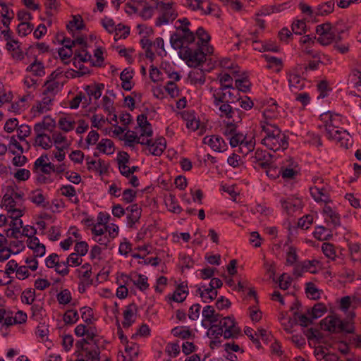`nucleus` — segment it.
Masks as SVG:
<instances>
[{
    "label": "nucleus",
    "instance_id": "obj_58",
    "mask_svg": "<svg viewBox=\"0 0 361 361\" xmlns=\"http://www.w3.org/2000/svg\"><path fill=\"white\" fill-rule=\"evenodd\" d=\"M245 138V137L243 135V133H235L231 137H230V145L232 147H235L238 145H243V140Z\"/></svg>",
    "mask_w": 361,
    "mask_h": 361
},
{
    "label": "nucleus",
    "instance_id": "obj_44",
    "mask_svg": "<svg viewBox=\"0 0 361 361\" xmlns=\"http://www.w3.org/2000/svg\"><path fill=\"white\" fill-rule=\"evenodd\" d=\"M75 124V123L74 121H68L65 117L60 118L58 123L59 128L66 133L70 132L72 130H73Z\"/></svg>",
    "mask_w": 361,
    "mask_h": 361
},
{
    "label": "nucleus",
    "instance_id": "obj_51",
    "mask_svg": "<svg viewBox=\"0 0 361 361\" xmlns=\"http://www.w3.org/2000/svg\"><path fill=\"white\" fill-rule=\"evenodd\" d=\"M346 30V26L343 20H338L334 25H332V35L336 39V35H342Z\"/></svg>",
    "mask_w": 361,
    "mask_h": 361
},
{
    "label": "nucleus",
    "instance_id": "obj_22",
    "mask_svg": "<svg viewBox=\"0 0 361 361\" xmlns=\"http://www.w3.org/2000/svg\"><path fill=\"white\" fill-rule=\"evenodd\" d=\"M327 312L326 305L322 302L315 304L311 310H307V314L312 317V319H317L321 317Z\"/></svg>",
    "mask_w": 361,
    "mask_h": 361
},
{
    "label": "nucleus",
    "instance_id": "obj_3",
    "mask_svg": "<svg viewBox=\"0 0 361 361\" xmlns=\"http://www.w3.org/2000/svg\"><path fill=\"white\" fill-rule=\"evenodd\" d=\"M319 119L324 123L326 136L327 137H333L336 129H341L339 126L341 123V116L338 114L328 111L322 114L319 116Z\"/></svg>",
    "mask_w": 361,
    "mask_h": 361
},
{
    "label": "nucleus",
    "instance_id": "obj_1",
    "mask_svg": "<svg viewBox=\"0 0 361 361\" xmlns=\"http://www.w3.org/2000/svg\"><path fill=\"white\" fill-rule=\"evenodd\" d=\"M194 33L195 37L198 39L197 48L192 50L186 46L178 51L179 57L190 68H197L205 63L206 54L203 51V45H207L211 40V36L203 27H199Z\"/></svg>",
    "mask_w": 361,
    "mask_h": 361
},
{
    "label": "nucleus",
    "instance_id": "obj_48",
    "mask_svg": "<svg viewBox=\"0 0 361 361\" xmlns=\"http://www.w3.org/2000/svg\"><path fill=\"white\" fill-rule=\"evenodd\" d=\"M302 262L305 271H309L313 274H315L318 272V271L316 269V266L319 264V262L317 259L304 260Z\"/></svg>",
    "mask_w": 361,
    "mask_h": 361
},
{
    "label": "nucleus",
    "instance_id": "obj_59",
    "mask_svg": "<svg viewBox=\"0 0 361 361\" xmlns=\"http://www.w3.org/2000/svg\"><path fill=\"white\" fill-rule=\"evenodd\" d=\"M241 330L240 327L237 326L233 329H226L223 330V336L225 339L236 338L240 334Z\"/></svg>",
    "mask_w": 361,
    "mask_h": 361
},
{
    "label": "nucleus",
    "instance_id": "obj_64",
    "mask_svg": "<svg viewBox=\"0 0 361 361\" xmlns=\"http://www.w3.org/2000/svg\"><path fill=\"white\" fill-rule=\"evenodd\" d=\"M215 305L219 310H221L228 309L231 306V302L228 298L221 296L217 299Z\"/></svg>",
    "mask_w": 361,
    "mask_h": 361
},
{
    "label": "nucleus",
    "instance_id": "obj_20",
    "mask_svg": "<svg viewBox=\"0 0 361 361\" xmlns=\"http://www.w3.org/2000/svg\"><path fill=\"white\" fill-rule=\"evenodd\" d=\"M27 72H32L35 76L42 77L44 75V66L42 62L35 58L34 62L29 65L25 70Z\"/></svg>",
    "mask_w": 361,
    "mask_h": 361
},
{
    "label": "nucleus",
    "instance_id": "obj_50",
    "mask_svg": "<svg viewBox=\"0 0 361 361\" xmlns=\"http://www.w3.org/2000/svg\"><path fill=\"white\" fill-rule=\"evenodd\" d=\"M138 280L137 281H133V284L137 287L141 291H144L147 289H148L149 285L147 283V277L145 275H142L141 274H139L137 275Z\"/></svg>",
    "mask_w": 361,
    "mask_h": 361
},
{
    "label": "nucleus",
    "instance_id": "obj_26",
    "mask_svg": "<svg viewBox=\"0 0 361 361\" xmlns=\"http://www.w3.org/2000/svg\"><path fill=\"white\" fill-rule=\"evenodd\" d=\"M323 213L330 218L332 224L335 227L341 226V218L339 214L334 211L330 206L326 204L323 209Z\"/></svg>",
    "mask_w": 361,
    "mask_h": 361
},
{
    "label": "nucleus",
    "instance_id": "obj_54",
    "mask_svg": "<svg viewBox=\"0 0 361 361\" xmlns=\"http://www.w3.org/2000/svg\"><path fill=\"white\" fill-rule=\"evenodd\" d=\"M254 49L258 50L260 52L263 51H272V52H279V47L273 42H269L265 44H261V47H254Z\"/></svg>",
    "mask_w": 361,
    "mask_h": 361
},
{
    "label": "nucleus",
    "instance_id": "obj_2",
    "mask_svg": "<svg viewBox=\"0 0 361 361\" xmlns=\"http://www.w3.org/2000/svg\"><path fill=\"white\" fill-rule=\"evenodd\" d=\"M176 23H180V25L176 27V32L171 35L170 43L174 49L178 50L183 48L185 43L188 44L193 43L195 33L188 28L190 22L187 18L178 19Z\"/></svg>",
    "mask_w": 361,
    "mask_h": 361
},
{
    "label": "nucleus",
    "instance_id": "obj_38",
    "mask_svg": "<svg viewBox=\"0 0 361 361\" xmlns=\"http://www.w3.org/2000/svg\"><path fill=\"white\" fill-rule=\"evenodd\" d=\"M264 169H266L267 176L272 180H276L281 176V168L274 165L272 162Z\"/></svg>",
    "mask_w": 361,
    "mask_h": 361
},
{
    "label": "nucleus",
    "instance_id": "obj_63",
    "mask_svg": "<svg viewBox=\"0 0 361 361\" xmlns=\"http://www.w3.org/2000/svg\"><path fill=\"white\" fill-rule=\"evenodd\" d=\"M132 250V244L127 240L126 238H124V241L120 243L118 247V252L121 255L127 256L130 252Z\"/></svg>",
    "mask_w": 361,
    "mask_h": 361
},
{
    "label": "nucleus",
    "instance_id": "obj_28",
    "mask_svg": "<svg viewBox=\"0 0 361 361\" xmlns=\"http://www.w3.org/2000/svg\"><path fill=\"white\" fill-rule=\"evenodd\" d=\"M185 289H188L187 282H182L176 288L172 295H169V298L176 302H183L185 299L186 296L183 298H178L176 295H181L182 293H185Z\"/></svg>",
    "mask_w": 361,
    "mask_h": 361
},
{
    "label": "nucleus",
    "instance_id": "obj_7",
    "mask_svg": "<svg viewBox=\"0 0 361 361\" xmlns=\"http://www.w3.org/2000/svg\"><path fill=\"white\" fill-rule=\"evenodd\" d=\"M44 158L48 159V156L47 154H42L40 157L36 159V161L34 163L33 170L37 169L39 167H41V172L44 174H49L50 170H51L54 172H56L57 174H60L64 172V164H60L56 167L54 164H53L51 162L45 163Z\"/></svg>",
    "mask_w": 361,
    "mask_h": 361
},
{
    "label": "nucleus",
    "instance_id": "obj_41",
    "mask_svg": "<svg viewBox=\"0 0 361 361\" xmlns=\"http://www.w3.org/2000/svg\"><path fill=\"white\" fill-rule=\"evenodd\" d=\"M34 25L29 22H21L17 27V32L19 35L27 36L32 30Z\"/></svg>",
    "mask_w": 361,
    "mask_h": 361
},
{
    "label": "nucleus",
    "instance_id": "obj_5",
    "mask_svg": "<svg viewBox=\"0 0 361 361\" xmlns=\"http://www.w3.org/2000/svg\"><path fill=\"white\" fill-rule=\"evenodd\" d=\"M316 33L319 35L317 41L323 46L331 44L334 40V35H332V25L326 22L316 27Z\"/></svg>",
    "mask_w": 361,
    "mask_h": 361
},
{
    "label": "nucleus",
    "instance_id": "obj_43",
    "mask_svg": "<svg viewBox=\"0 0 361 361\" xmlns=\"http://www.w3.org/2000/svg\"><path fill=\"white\" fill-rule=\"evenodd\" d=\"M80 311L81 317L84 322L87 325L92 324V319L94 317L93 310L90 307L85 306L80 309Z\"/></svg>",
    "mask_w": 361,
    "mask_h": 361
},
{
    "label": "nucleus",
    "instance_id": "obj_19",
    "mask_svg": "<svg viewBox=\"0 0 361 361\" xmlns=\"http://www.w3.org/2000/svg\"><path fill=\"white\" fill-rule=\"evenodd\" d=\"M104 89L103 83H97L94 85H86L84 88L88 97H93L94 99H98L102 95V92Z\"/></svg>",
    "mask_w": 361,
    "mask_h": 361
},
{
    "label": "nucleus",
    "instance_id": "obj_32",
    "mask_svg": "<svg viewBox=\"0 0 361 361\" xmlns=\"http://www.w3.org/2000/svg\"><path fill=\"white\" fill-rule=\"evenodd\" d=\"M34 240L37 241V245H27V247L33 250L34 257H42L45 255L46 247L44 244L39 243V240L37 237H34Z\"/></svg>",
    "mask_w": 361,
    "mask_h": 361
},
{
    "label": "nucleus",
    "instance_id": "obj_14",
    "mask_svg": "<svg viewBox=\"0 0 361 361\" xmlns=\"http://www.w3.org/2000/svg\"><path fill=\"white\" fill-rule=\"evenodd\" d=\"M261 127L262 131L266 133L264 138H274L281 133V129L275 124H271L267 121L261 123Z\"/></svg>",
    "mask_w": 361,
    "mask_h": 361
},
{
    "label": "nucleus",
    "instance_id": "obj_36",
    "mask_svg": "<svg viewBox=\"0 0 361 361\" xmlns=\"http://www.w3.org/2000/svg\"><path fill=\"white\" fill-rule=\"evenodd\" d=\"M35 290L32 288H27L21 295V301L23 303L32 305L35 300Z\"/></svg>",
    "mask_w": 361,
    "mask_h": 361
},
{
    "label": "nucleus",
    "instance_id": "obj_52",
    "mask_svg": "<svg viewBox=\"0 0 361 361\" xmlns=\"http://www.w3.org/2000/svg\"><path fill=\"white\" fill-rule=\"evenodd\" d=\"M298 258L296 252V248L293 246H290L288 249L286 256V264L292 266L295 264Z\"/></svg>",
    "mask_w": 361,
    "mask_h": 361
},
{
    "label": "nucleus",
    "instance_id": "obj_18",
    "mask_svg": "<svg viewBox=\"0 0 361 361\" xmlns=\"http://www.w3.org/2000/svg\"><path fill=\"white\" fill-rule=\"evenodd\" d=\"M16 202L13 198H12L9 202L4 206L6 207L8 212L11 214L9 217L13 220H18L24 215V211L16 208Z\"/></svg>",
    "mask_w": 361,
    "mask_h": 361
},
{
    "label": "nucleus",
    "instance_id": "obj_11",
    "mask_svg": "<svg viewBox=\"0 0 361 361\" xmlns=\"http://www.w3.org/2000/svg\"><path fill=\"white\" fill-rule=\"evenodd\" d=\"M328 139L336 141L340 144L341 147H343L345 149H348L353 145L352 137L347 130L342 128L336 129L333 137H328Z\"/></svg>",
    "mask_w": 361,
    "mask_h": 361
},
{
    "label": "nucleus",
    "instance_id": "obj_55",
    "mask_svg": "<svg viewBox=\"0 0 361 361\" xmlns=\"http://www.w3.org/2000/svg\"><path fill=\"white\" fill-rule=\"evenodd\" d=\"M74 250L78 255L85 256L88 252V244L85 241L77 242L75 245Z\"/></svg>",
    "mask_w": 361,
    "mask_h": 361
},
{
    "label": "nucleus",
    "instance_id": "obj_4",
    "mask_svg": "<svg viewBox=\"0 0 361 361\" xmlns=\"http://www.w3.org/2000/svg\"><path fill=\"white\" fill-rule=\"evenodd\" d=\"M181 118L186 121L187 128L192 131L200 129V135H203L206 132V125L201 123L200 119L197 118L194 110L183 111L181 112Z\"/></svg>",
    "mask_w": 361,
    "mask_h": 361
},
{
    "label": "nucleus",
    "instance_id": "obj_57",
    "mask_svg": "<svg viewBox=\"0 0 361 361\" xmlns=\"http://www.w3.org/2000/svg\"><path fill=\"white\" fill-rule=\"evenodd\" d=\"M137 192L128 188L123 190L122 200L126 203H132L136 198Z\"/></svg>",
    "mask_w": 361,
    "mask_h": 361
},
{
    "label": "nucleus",
    "instance_id": "obj_6",
    "mask_svg": "<svg viewBox=\"0 0 361 361\" xmlns=\"http://www.w3.org/2000/svg\"><path fill=\"white\" fill-rule=\"evenodd\" d=\"M262 144L274 152H276L280 149L285 150L288 149L289 145L288 136L281 133H280V135L274 138H263Z\"/></svg>",
    "mask_w": 361,
    "mask_h": 361
},
{
    "label": "nucleus",
    "instance_id": "obj_17",
    "mask_svg": "<svg viewBox=\"0 0 361 361\" xmlns=\"http://www.w3.org/2000/svg\"><path fill=\"white\" fill-rule=\"evenodd\" d=\"M32 196L30 197V201L37 206H42L43 208H47L49 206V202H45L44 196L41 189H37L31 191Z\"/></svg>",
    "mask_w": 361,
    "mask_h": 361
},
{
    "label": "nucleus",
    "instance_id": "obj_35",
    "mask_svg": "<svg viewBox=\"0 0 361 361\" xmlns=\"http://www.w3.org/2000/svg\"><path fill=\"white\" fill-rule=\"evenodd\" d=\"M313 216L311 214H306L300 218L298 221V226L293 227L294 231H297L298 228L307 230L313 222Z\"/></svg>",
    "mask_w": 361,
    "mask_h": 361
},
{
    "label": "nucleus",
    "instance_id": "obj_62",
    "mask_svg": "<svg viewBox=\"0 0 361 361\" xmlns=\"http://www.w3.org/2000/svg\"><path fill=\"white\" fill-rule=\"evenodd\" d=\"M201 305L199 303L192 305L189 308L188 317L192 321H195L199 318Z\"/></svg>",
    "mask_w": 361,
    "mask_h": 361
},
{
    "label": "nucleus",
    "instance_id": "obj_53",
    "mask_svg": "<svg viewBox=\"0 0 361 361\" xmlns=\"http://www.w3.org/2000/svg\"><path fill=\"white\" fill-rule=\"evenodd\" d=\"M165 352L170 356L177 357L180 353V346L178 342L176 343H169L165 348Z\"/></svg>",
    "mask_w": 361,
    "mask_h": 361
},
{
    "label": "nucleus",
    "instance_id": "obj_47",
    "mask_svg": "<svg viewBox=\"0 0 361 361\" xmlns=\"http://www.w3.org/2000/svg\"><path fill=\"white\" fill-rule=\"evenodd\" d=\"M16 128L18 132L17 137L20 141L25 140V138L31 133V128L28 125L23 124L20 126H18Z\"/></svg>",
    "mask_w": 361,
    "mask_h": 361
},
{
    "label": "nucleus",
    "instance_id": "obj_49",
    "mask_svg": "<svg viewBox=\"0 0 361 361\" xmlns=\"http://www.w3.org/2000/svg\"><path fill=\"white\" fill-rule=\"evenodd\" d=\"M94 344L96 345L97 348L96 349H94V350H87V351H86V354H85V357H87V359L85 360H89V361H99V359H100V350H99V348L98 347V343H97V341H94Z\"/></svg>",
    "mask_w": 361,
    "mask_h": 361
},
{
    "label": "nucleus",
    "instance_id": "obj_46",
    "mask_svg": "<svg viewBox=\"0 0 361 361\" xmlns=\"http://www.w3.org/2000/svg\"><path fill=\"white\" fill-rule=\"evenodd\" d=\"M164 89L172 98L177 97L179 95L180 90L174 81H168L164 87Z\"/></svg>",
    "mask_w": 361,
    "mask_h": 361
},
{
    "label": "nucleus",
    "instance_id": "obj_39",
    "mask_svg": "<svg viewBox=\"0 0 361 361\" xmlns=\"http://www.w3.org/2000/svg\"><path fill=\"white\" fill-rule=\"evenodd\" d=\"M288 80L290 89H292V87H295L302 90L305 85L304 82L300 80V78L298 74H290Z\"/></svg>",
    "mask_w": 361,
    "mask_h": 361
},
{
    "label": "nucleus",
    "instance_id": "obj_8",
    "mask_svg": "<svg viewBox=\"0 0 361 361\" xmlns=\"http://www.w3.org/2000/svg\"><path fill=\"white\" fill-rule=\"evenodd\" d=\"M137 312L138 307L134 302L126 306V309L123 313L124 319L122 322V325L124 329L130 328L135 323Z\"/></svg>",
    "mask_w": 361,
    "mask_h": 361
},
{
    "label": "nucleus",
    "instance_id": "obj_61",
    "mask_svg": "<svg viewBox=\"0 0 361 361\" xmlns=\"http://www.w3.org/2000/svg\"><path fill=\"white\" fill-rule=\"evenodd\" d=\"M61 195L67 197L76 196V190L71 185H63L60 188Z\"/></svg>",
    "mask_w": 361,
    "mask_h": 361
},
{
    "label": "nucleus",
    "instance_id": "obj_56",
    "mask_svg": "<svg viewBox=\"0 0 361 361\" xmlns=\"http://www.w3.org/2000/svg\"><path fill=\"white\" fill-rule=\"evenodd\" d=\"M302 314H300L298 312H294L293 313V317H289L288 321V324L285 326L284 330L287 333H291V328H293L294 326L298 324L299 322V317Z\"/></svg>",
    "mask_w": 361,
    "mask_h": 361
},
{
    "label": "nucleus",
    "instance_id": "obj_10",
    "mask_svg": "<svg viewBox=\"0 0 361 361\" xmlns=\"http://www.w3.org/2000/svg\"><path fill=\"white\" fill-rule=\"evenodd\" d=\"M310 194L312 198L317 202H323L326 204L331 202L329 192L328 190L324 186L319 185L311 187L310 188Z\"/></svg>",
    "mask_w": 361,
    "mask_h": 361
},
{
    "label": "nucleus",
    "instance_id": "obj_23",
    "mask_svg": "<svg viewBox=\"0 0 361 361\" xmlns=\"http://www.w3.org/2000/svg\"><path fill=\"white\" fill-rule=\"evenodd\" d=\"M35 144L44 149L51 147V138L46 133H38L35 138Z\"/></svg>",
    "mask_w": 361,
    "mask_h": 361
},
{
    "label": "nucleus",
    "instance_id": "obj_25",
    "mask_svg": "<svg viewBox=\"0 0 361 361\" xmlns=\"http://www.w3.org/2000/svg\"><path fill=\"white\" fill-rule=\"evenodd\" d=\"M85 23L83 20L80 15L73 16V20L69 21L66 25V29L69 32H73V27H75L77 30H81L85 28Z\"/></svg>",
    "mask_w": 361,
    "mask_h": 361
},
{
    "label": "nucleus",
    "instance_id": "obj_45",
    "mask_svg": "<svg viewBox=\"0 0 361 361\" xmlns=\"http://www.w3.org/2000/svg\"><path fill=\"white\" fill-rule=\"evenodd\" d=\"M322 250L324 255L330 259H334L336 257L335 246L330 243H324L322 245Z\"/></svg>",
    "mask_w": 361,
    "mask_h": 361
},
{
    "label": "nucleus",
    "instance_id": "obj_12",
    "mask_svg": "<svg viewBox=\"0 0 361 361\" xmlns=\"http://www.w3.org/2000/svg\"><path fill=\"white\" fill-rule=\"evenodd\" d=\"M282 208L287 212L288 214L290 215L295 212L300 210L302 207V202L299 198H295L293 197H288L287 199H281L280 200Z\"/></svg>",
    "mask_w": 361,
    "mask_h": 361
},
{
    "label": "nucleus",
    "instance_id": "obj_30",
    "mask_svg": "<svg viewBox=\"0 0 361 361\" xmlns=\"http://www.w3.org/2000/svg\"><path fill=\"white\" fill-rule=\"evenodd\" d=\"M63 320L66 325H73L79 320V314L76 310H68L63 314Z\"/></svg>",
    "mask_w": 361,
    "mask_h": 361
},
{
    "label": "nucleus",
    "instance_id": "obj_40",
    "mask_svg": "<svg viewBox=\"0 0 361 361\" xmlns=\"http://www.w3.org/2000/svg\"><path fill=\"white\" fill-rule=\"evenodd\" d=\"M57 300L61 305H67L71 302L72 296L68 289H63L56 295Z\"/></svg>",
    "mask_w": 361,
    "mask_h": 361
},
{
    "label": "nucleus",
    "instance_id": "obj_60",
    "mask_svg": "<svg viewBox=\"0 0 361 361\" xmlns=\"http://www.w3.org/2000/svg\"><path fill=\"white\" fill-rule=\"evenodd\" d=\"M214 144L216 145V147L214 148V151L218 152H222L226 150L227 144L224 141V140L219 135H214Z\"/></svg>",
    "mask_w": 361,
    "mask_h": 361
},
{
    "label": "nucleus",
    "instance_id": "obj_33",
    "mask_svg": "<svg viewBox=\"0 0 361 361\" xmlns=\"http://www.w3.org/2000/svg\"><path fill=\"white\" fill-rule=\"evenodd\" d=\"M235 85L238 92L247 93L250 91L251 83L246 77L236 79L235 80Z\"/></svg>",
    "mask_w": 361,
    "mask_h": 361
},
{
    "label": "nucleus",
    "instance_id": "obj_16",
    "mask_svg": "<svg viewBox=\"0 0 361 361\" xmlns=\"http://www.w3.org/2000/svg\"><path fill=\"white\" fill-rule=\"evenodd\" d=\"M262 57L267 62V65L266 66L267 69H271L276 67V72H280L282 70L283 65L281 59L269 54H263Z\"/></svg>",
    "mask_w": 361,
    "mask_h": 361
},
{
    "label": "nucleus",
    "instance_id": "obj_31",
    "mask_svg": "<svg viewBox=\"0 0 361 361\" xmlns=\"http://www.w3.org/2000/svg\"><path fill=\"white\" fill-rule=\"evenodd\" d=\"M32 314L30 319L37 322L42 321L43 319V312H44V307L41 304H32L30 307Z\"/></svg>",
    "mask_w": 361,
    "mask_h": 361
},
{
    "label": "nucleus",
    "instance_id": "obj_9",
    "mask_svg": "<svg viewBox=\"0 0 361 361\" xmlns=\"http://www.w3.org/2000/svg\"><path fill=\"white\" fill-rule=\"evenodd\" d=\"M272 158L273 155L267 150L258 148L250 159L252 163L257 164L262 169H265L272 162Z\"/></svg>",
    "mask_w": 361,
    "mask_h": 361
},
{
    "label": "nucleus",
    "instance_id": "obj_13",
    "mask_svg": "<svg viewBox=\"0 0 361 361\" xmlns=\"http://www.w3.org/2000/svg\"><path fill=\"white\" fill-rule=\"evenodd\" d=\"M59 255L56 253H52L45 259V264L48 268L55 267V271L62 276H67L69 274V269L64 268L59 269L60 262H59Z\"/></svg>",
    "mask_w": 361,
    "mask_h": 361
},
{
    "label": "nucleus",
    "instance_id": "obj_42",
    "mask_svg": "<svg viewBox=\"0 0 361 361\" xmlns=\"http://www.w3.org/2000/svg\"><path fill=\"white\" fill-rule=\"evenodd\" d=\"M178 259L181 265L182 270L183 268L191 269L194 266L193 259L185 253H180L178 256Z\"/></svg>",
    "mask_w": 361,
    "mask_h": 361
},
{
    "label": "nucleus",
    "instance_id": "obj_24",
    "mask_svg": "<svg viewBox=\"0 0 361 361\" xmlns=\"http://www.w3.org/2000/svg\"><path fill=\"white\" fill-rule=\"evenodd\" d=\"M191 84L203 85L205 82V75L202 69H198L195 71H190L188 74Z\"/></svg>",
    "mask_w": 361,
    "mask_h": 361
},
{
    "label": "nucleus",
    "instance_id": "obj_15",
    "mask_svg": "<svg viewBox=\"0 0 361 361\" xmlns=\"http://www.w3.org/2000/svg\"><path fill=\"white\" fill-rule=\"evenodd\" d=\"M335 1L330 0L319 4L315 10L316 16H324L331 13L334 10Z\"/></svg>",
    "mask_w": 361,
    "mask_h": 361
},
{
    "label": "nucleus",
    "instance_id": "obj_27",
    "mask_svg": "<svg viewBox=\"0 0 361 361\" xmlns=\"http://www.w3.org/2000/svg\"><path fill=\"white\" fill-rule=\"evenodd\" d=\"M217 326H220L224 329H233L237 327L236 322L233 315H229L225 317H223L222 319L219 321L218 324H212V327L217 328Z\"/></svg>",
    "mask_w": 361,
    "mask_h": 361
},
{
    "label": "nucleus",
    "instance_id": "obj_37",
    "mask_svg": "<svg viewBox=\"0 0 361 361\" xmlns=\"http://www.w3.org/2000/svg\"><path fill=\"white\" fill-rule=\"evenodd\" d=\"M292 31L295 35H301L306 33L307 25L305 20H297L293 22L291 26Z\"/></svg>",
    "mask_w": 361,
    "mask_h": 361
},
{
    "label": "nucleus",
    "instance_id": "obj_34",
    "mask_svg": "<svg viewBox=\"0 0 361 361\" xmlns=\"http://www.w3.org/2000/svg\"><path fill=\"white\" fill-rule=\"evenodd\" d=\"M270 101L271 102V105H270L269 107L266 109L263 112V116L265 118V119L276 118L279 114L277 111L278 105L276 102L273 99H270Z\"/></svg>",
    "mask_w": 361,
    "mask_h": 361
},
{
    "label": "nucleus",
    "instance_id": "obj_21",
    "mask_svg": "<svg viewBox=\"0 0 361 361\" xmlns=\"http://www.w3.org/2000/svg\"><path fill=\"white\" fill-rule=\"evenodd\" d=\"M288 161L290 162L289 167H281V176L283 179H294L299 172L293 168V159H290Z\"/></svg>",
    "mask_w": 361,
    "mask_h": 361
},
{
    "label": "nucleus",
    "instance_id": "obj_29",
    "mask_svg": "<svg viewBox=\"0 0 361 361\" xmlns=\"http://www.w3.org/2000/svg\"><path fill=\"white\" fill-rule=\"evenodd\" d=\"M182 328H187L186 326H176L171 331V334L175 337H179L182 339H188L190 337H195L194 334L189 329L182 330Z\"/></svg>",
    "mask_w": 361,
    "mask_h": 361
}]
</instances>
